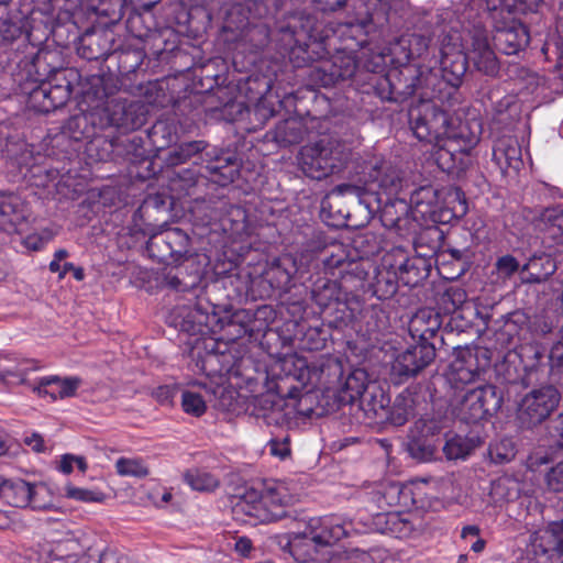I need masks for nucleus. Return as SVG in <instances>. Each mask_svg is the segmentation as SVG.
<instances>
[{
	"label": "nucleus",
	"mask_w": 563,
	"mask_h": 563,
	"mask_svg": "<svg viewBox=\"0 0 563 563\" xmlns=\"http://www.w3.org/2000/svg\"><path fill=\"white\" fill-rule=\"evenodd\" d=\"M368 16L357 22H330L319 25L310 15L296 14L282 23L275 35V46L283 58L296 67H305L316 59L340 49L355 54L367 42L372 26L387 21L390 4L387 0H368Z\"/></svg>",
	"instance_id": "obj_1"
},
{
	"label": "nucleus",
	"mask_w": 563,
	"mask_h": 563,
	"mask_svg": "<svg viewBox=\"0 0 563 563\" xmlns=\"http://www.w3.org/2000/svg\"><path fill=\"white\" fill-rule=\"evenodd\" d=\"M366 179L363 185L341 184L339 192L357 197L362 202L371 205L366 197H373L377 205H382L384 198L405 195L410 187L408 178L401 170L389 162L375 157L366 164Z\"/></svg>",
	"instance_id": "obj_2"
},
{
	"label": "nucleus",
	"mask_w": 563,
	"mask_h": 563,
	"mask_svg": "<svg viewBox=\"0 0 563 563\" xmlns=\"http://www.w3.org/2000/svg\"><path fill=\"white\" fill-rule=\"evenodd\" d=\"M350 150L340 141L323 137L303 145L298 154V165L309 178L322 180L345 168Z\"/></svg>",
	"instance_id": "obj_3"
},
{
	"label": "nucleus",
	"mask_w": 563,
	"mask_h": 563,
	"mask_svg": "<svg viewBox=\"0 0 563 563\" xmlns=\"http://www.w3.org/2000/svg\"><path fill=\"white\" fill-rule=\"evenodd\" d=\"M92 86L97 88L95 95L97 99L109 98L107 90V79L95 77ZM106 117L104 125L115 126L125 132L135 131L142 128L147 120L148 108L140 100H126L119 97L107 99L103 108Z\"/></svg>",
	"instance_id": "obj_4"
},
{
	"label": "nucleus",
	"mask_w": 563,
	"mask_h": 563,
	"mask_svg": "<svg viewBox=\"0 0 563 563\" xmlns=\"http://www.w3.org/2000/svg\"><path fill=\"white\" fill-rule=\"evenodd\" d=\"M148 255L159 263L172 264L196 258L190 236L179 228H161L150 235Z\"/></svg>",
	"instance_id": "obj_5"
},
{
	"label": "nucleus",
	"mask_w": 563,
	"mask_h": 563,
	"mask_svg": "<svg viewBox=\"0 0 563 563\" xmlns=\"http://www.w3.org/2000/svg\"><path fill=\"white\" fill-rule=\"evenodd\" d=\"M454 360L450 364V380L455 384H468L476 379L489 380L493 351L487 346L474 349L457 346Z\"/></svg>",
	"instance_id": "obj_6"
},
{
	"label": "nucleus",
	"mask_w": 563,
	"mask_h": 563,
	"mask_svg": "<svg viewBox=\"0 0 563 563\" xmlns=\"http://www.w3.org/2000/svg\"><path fill=\"white\" fill-rule=\"evenodd\" d=\"M0 498L18 508L45 510L52 507L49 490L45 485L32 484L19 477L7 478L0 475Z\"/></svg>",
	"instance_id": "obj_7"
},
{
	"label": "nucleus",
	"mask_w": 563,
	"mask_h": 563,
	"mask_svg": "<svg viewBox=\"0 0 563 563\" xmlns=\"http://www.w3.org/2000/svg\"><path fill=\"white\" fill-rule=\"evenodd\" d=\"M413 134L420 141L439 144L448 134L450 118L433 100H421L409 112Z\"/></svg>",
	"instance_id": "obj_8"
},
{
	"label": "nucleus",
	"mask_w": 563,
	"mask_h": 563,
	"mask_svg": "<svg viewBox=\"0 0 563 563\" xmlns=\"http://www.w3.org/2000/svg\"><path fill=\"white\" fill-rule=\"evenodd\" d=\"M291 497L286 493L285 487H267L257 498L255 493L247 494L245 499L238 507L261 522L277 521L287 516L286 507L290 504Z\"/></svg>",
	"instance_id": "obj_9"
},
{
	"label": "nucleus",
	"mask_w": 563,
	"mask_h": 563,
	"mask_svg": "<svg viewBox=\"0 0 563 563\" xmlns=\"http://www.w3.org/2000/svg\"><path fill=\"white\" fill-rule=\"evenodd\" d=\"M32 30L29 14L19 9H11L0 15V47L14 52L16 57L23 55L19 64L26 59Z\"/></svg>",
	"instance_id": "obj_10"
},
{
	"label": "nucleus",
	"mask_w": 563,
	"mask_h": 563,
	"mask_svg": "<svg viewBox=\"0 0 563 563\" xmlns=\"http://www.w3.org/2000/svg\"><path fill=\"white\" fill-rule=\"evenodd\" d=\"M561 395L553 386H544L528 393L518 406L517 417L523 428H532L550 417L556 409Z\"/></svg>",
	"instance_id": "obj_11"
},
{
	"label": "nucleus",
	"mask_w": 563,
	"mask_h": 563,
	"mask_svg": "<svg viewBox=\"0 0 563 563\" xmlns=\"http://www.w3.org/2000/svg\"><path fill=\"white\" fill-rule=\"evenodd\" d=\"M314 62H319V65L311 70L310 78L322 87H331L346 80L357 69L355 54L340 49H331L329 55Z\"/></svg>",
	"instance_id": "obj_12"
},
{
	"label": "nucleus",
	"mask_w": 563,
	"mask_h": 563,
	"mask_svg": "<svg viewBox=\"0 0 563 563\" xmlns=\"http://www.w3.org/2000/svg\"><path fill=\"white\" fill-rule=\"evenodd\" d=\"M435 358V347L431 342L418 341L399 352L391 364V373L399 382L416 377Z\"/></svg>",
	"instance_id": "obj_13"
},
{
	"label": "nucleus",
	"mask_w": 563,
	"mask_h": 563,
	"mask_svg": "<svg viewBox=\"0 0 563 563\" xmlns=\"http://www.w3.org/2000/svg\"><path fill=\"white\" fill-rule=\"evenodd\" d=\"M527 325L541 335L551 333L554 324L553 321L547 316H537L533 321L529 322L528 316L520 311H512L500 320H495V340L498 342H510L514 338L519 336L521 330Z\"/></svg>",
	"instance_id": "obj_14"
},
{
	"label": "nucleus",
	"mask_w": 563,
	"mask_h": 563,
	"mask_svg": "<svg viewBox=\"0 0 563 563\" xmlns=\"http://www.w3.org/2000/svg\"><path fill=\"white\" fill-rule=\"evenodd\" d=\"M375 530L395 538H410L423 530V520L410 511H386L373 517Z\"/></svg>",
	"instance_id": "obj_15"
},
{
	"label": "nucleus",
	"mask_w": 563,
	"mask_h": 563,
	"mask_svg": "<svg viewBox=\"0 0 563 563\" xmlns=\"http://www.w3.org/2000/svg\"><path fill=\"white\" fill-rule=\"evenodd\" d=\"M29 203L18 194L0 191V230L8 234H20L30 223Z\"/></svg>",
	"instance_id": "obj_16"
},
{
	"label": "nucleus",
	"mask_w": 563,
	"mask_h": 563,
	"mask_svg": "<svg viewBox=\"0 0 563 563\" xmlns=\"http://www.w3.org/2000/svg\"><path fill=\"white\" fill-rule=\"evenodd\" d=\"M530 41L527 26L516 16L495 21V49L514 55L523 49Z\"/></svg>",
	"instance_id": "obj_17"
},
{
	"label": "nucleus",
	"mask_w": 563,
	"mask_h": 563,
	"mask_svg": "<svg viewBox=\"0 0 563 563\" xmlns=\"http://www.w3.org/2000/svg\"><path fill=\"white\" fill-rule=\"evenodd\" d=\"M351 523L339 516L313 517L305 522V531L317 544L329 550L334 543L349 536Z\"/></svg>",
	"instance_id": "obj_18"
},
{
	"label": "nucleus",
	"mask_w": 563,
	"mask_h": 563,
	"mask_svg": "<svg viewBox=\"0 0 563 563\" xmlns=\"http://www.w3.org/2000/svg\"><path fill=\"white\" fill-rule=\"evenodd\" d=\"M271 309L267 306H262L253 312L250 309H238L232 312H227L223 317L218 319V325L221 332L219 341L235 342L246 334H252V324L255 318L264 316Z\"/></svg>",
	"instance_id": "obj_19"
},
{
	"label": "nucleus",
	"mask_w": 563,
	"mask_h": 563,
	"mask_svg": "<svg viewBox=\"0 0 563 563\" xmlns=\"http://www.w3.org/2000/svg\"><path fill=\"white\" fill-rule=\"evenodd\" d=\"M368 497L379 509L388 507H419L412 488L398 482H386L375 485L368 493Z\"/></svg>",
	"instance_id": "obj_20"
},
{
	"label": "nucleus",
	"mask_w": 563,
	"mask_h": 563,
	"mask_svg": "<svg viewBox=\"0 0 563 563\" xmlns=\"http://www.w3.org/2000/svg\"><path fill=\"white\" fill-rule=\"evenodd\" d=\"M202 273L197 260L166 264L162 271V283L176 291L187 292L201 282Z\"/></svg>",
	"instance_id": "obj_21"
},
{
	"label": "nucleus",
	"mask_w": 563,
	"mask_h": 563,
	"mask_svg": "<svg viewBox=\"0 0 563 563\" xmlns=\"http://www.w3.org/2000/svg\"><path fill=\"white\" fill-rule=\"evenodd\" d=\"M71 96L70 84L52 85L43 82L29 93L31 106L40 112L48 113L66 104Z\"/></svg>",
	"instance_id": "obj_22"
},
{
	"label": "nucleus",
	"mask_w": 563,
	"mask_h": 563,
	"mask_svg": "<svg viewBox=\"0 0 563 563\" xmlns=\"http://www.w3.org/2000/svg\"><path fill=\"white\" fill-rule=\"evenodd\" d=\"M377 206L380 221L385 228L394 229L400 233L410 229V213L412 211L408 202V192L384 198L382 205Z\"/></svg>",
	"instance_id": "obj_23"
},
{
	"label": "nucleus",
	"mask_w": 563,
	"mask_h": 563,
	"mask_svg": "<svg viewBox=\"0 0 563 563\" xmlns=\"http://www.w3.org/2000/svg\"><path fill=\"white\" fill-rule=\"evenodd\" d=\"M81 384L82 379L78 376L49 375L35 379L29 386L40 397H49L52 400H57L74 397Z\"/></svg>",
	"instance_id": "obj_24"
},
{
	"label": "nucleus",
	"mask_w": 563,
	"mask_h": 563,
	"mask_svg": "<svg viewBox=\"0 0 563 563\" xmlns=\"http://www.w3.org/2000/svg\"><path fill=\"white\" fill-rule=\"evenodd\" d=\"M287 545L299 563H327L330 560V551L317 544L305 530L290 533Z\"/></svg>",
	"instance_id": "obj_25"
},
{
	"label": "nucleus",
	"mask_w": 563,
	"mask_h": 563,
	"mask_svg": "<svg viewBox=\"0 0 563 563\" xmlns=\"http://www.w3.org/2000/svg\"><path fill=\"white\" fill-rule=\"evenodd\" d=\"M493 396V385L486 383L473 389H468L459 402V416L467 423H475L485 419L488 415L486 396Z\"/></svg>",
	"instance_id": "obj_26"
},
{
	"label": "nucleus",
	"mask_w": 563,
	"mask_h": 563,
	"mask_svg": "<svg viewBox=\"0 0 563 563\" xmlns=\"http://www.w3.org/2000/svg\"><path fill=\"white\" fill-rule=\"evenodd\" d=\"M401 260L396 265L399 279L404 286L416 287L424 280L431 269L430 255L418 254L412 257H406L402 252L399 253Z\"/></svg>",
	"instance_id": "obj_27"
},
{
	"label": "nucleus",
	"mask_w": 563,
	"mask_h": 563,
	"mask_svg": "<svg viewBox=\"0 0 563 563\" xmlns=\"http://www.w3.org/2000/svg\"><path fill=\"white\" fill-rule=\"evenodd\" d=\"M325 274L344 277V274L357 273L358 263L347 246L339 243L324 250L322 258Z\"/></svg>",
	"instance_id": "obj_28"
},
{
	"label": "nucleus",
	"mask_w": 563,
	"mask_h": 563,
	"mask_svg": "<svg viewBox=\"0 0 563 563\" xmlns=\"http://www.w3.org/2000/svg\"><path fill=\"white\" fill-rule=\"evenodd\" d=\"M298 272L296 260L287 254L274 260L264 273L265 280L271 288L279 291H288L292 285V278Z\"/></svg>",
	"instance_id": "obj_29"
},
{
	"label": "nucleus",
	"mask_w": 563,
	"mask_h": 563,
	"mask_svg": "<svg viewBox=\"0 0 563 563\" xmlns=\"http://www.w3.org/2000/svg\"><path fill=\"white\" fill-rule=\"evenodd\" d=\"M444 139L456 141L463 148L472 150L478 142L482 124L476 118L462 120L459 114L451 117Z\"/></svg>",
	"instance_id": "obj_30"
},
{
	"label": "nucleus",
	"mask_w": 563,
	"mask_h": 563,
	"mask_svg": "<svg viewBox=\"0 0 563 563\" xmlns=\"http://www.w3.org/2000/svg\"><path fill=\"white\" fill-rule=\"evenodd\" d=\"M401 73L388 74L379 84V96L383 100L402 102L417 92L420 78L412 77L409 82L401 80Z\"/></svg>",
	"instance_id": "obj_31"
},
{
	"label": "nucleus",
	"mask_w": 563,
	"mask_h": 563,
	"mask_svg": "<svg viewBox=\"0 0 563 563\" xmlns=\"http://www.w3.org/2000/svg\"><path fill=\"white\" fill-rule=\"evenodd\" d=\"M209 157L207 169L212 175H218V183L225 185L232 183L239 174V163L235 154L229 151H219L213 148L211 152H206Z\"/></svg>",
	"instance_id": "obj_32"
},
{
	"label": "nucleus",
	"mask_w": 563,
	"mask_h": 563,
	"mask_svg": "<svg viewBox=\"0 0 563 563\" xmlns=\"http://www.w3.org/2000/svg\"><path fill=\"white\" fill-rule=\"evenodd\" d=\"M495 165H497L503 175L510 172L517 174L522 165L521 148L514 137L498 139L495 144Z\"/></svg>",
	"instance_id": "obj_33"
},
{
	"label": "nucleus",
	"mask_w": 563,
	"mask_h": 563,
	"mask_svg": "<svg viewBox=\"0 0 563 563\" xmlns=\"http://www.w3.org/2000/svg\"><path fill=\"white\" fill-rule=\"evenodd\" d=\"M417 406L418 395L410 389L404 390L395 398L390 407L387 406L386 418H384L383 423L404 426L410 418L415 417Z\"/></svg>",
	"instance_id": "obj_34"
},
{
	"label": "nucleus",
	"mask_w": 563,
	"mask_h": 563,
	"mask_svg": "<svg viewBox=\"0 0 563 563\" xmlns=\"http://www.w3.org/2000/svg\"><path fill=\"white\" fill-rule=\"evenodd\" d=\"M437 161L439 166L449 173L462 170L467 166L471 150L463 148L456 141L443 139L439 144Z\"/></svg>",
	"instance_id": "obj_35"
},
{
	"label": "nucleus",
	"mask_w": 563,
	"mask_h": 563,
	"mask_svg": "<svg viewBox=\"0 0 563 563\" xmlns=\"http://www.w3.org/2000/svg\"><path fill=\"white\" fill-rule=\"evenodd\" d=\"M442 320L440 313L432 309L419 310L409 322V333L412 339L418 338L419 341L430 342L441 328Z\"/></svg>",
	"instance_id": "obj_36"
},
{
	"label": "nucleus",
	"mask_w": 563,
	"mask_h": 563,
	"mask_svg": "<svg viewBox=\"0 0 563 563\" xmlns=\"http://www.w3.org/2000/svg\"><path fill=\"white\" fill-rule=\"evenodd\" d=\"M411 60L407 44L402 43V35L390 43L387 52L380 53L373 57L366 67L373 73H382L385 67L390 64L395 67L407 65Z\"/></svg>",
	"instance_id": "obj_37"
},
{
	"label": "nucleus",
	"mask_w": 563,
	"mask_h": 563,
	"mask_svg": "<svg viewBox=\"0 0 563 563\" xmlns=\"http://www.w3.org/2000/svg\"><path fill=\"white\" fill-rule=\"evenodd\" d=\"M399 284H401V282L396 265L390 262V256H387L377 268L373 284L374 294L377 298L386 300L397 292Z\"/></svg>",
	"instance_id": "obj_38"
},
{
	"label": "nucleus",
	"mask_w": 563,
	"mask_h": 563,
	"mask_svg": "<svg viewBox=\"0 0 563 563\" xmlns=\"http://www.w3.org/2000/svg\"><path fill=\"white\" fill-rule=\"evenodd\" d=\"M360 408L368 419L383 423L386 418V409L389 405V397L376 384H372L365 394L358 399Z\"/></svg>",
	"instance_id": "obj_39"
},
{
	"label": "nucleus",
	"mask_w": 563,
	"mask_h": 563,
	"mask_svg": "<svg viewBox=\"0 0 563 563\" xmlns=\"http://www.w3.org/2000/svg\"><path fill=\"white\" fill-rule=\"evenodd\" d=\"M408 187V202L412 214L420 213L422 217L430 214L440 200V191L432 185H423L417 188Z\"/></svg>",
	"instance_id": "obj_40"
},
{
	"label": "nucleus",
	"mask_w": 563,
	"mask_h": 563,
	"mask_svg": "<svg viewBox=\"0 0 563 563\" xmlns=\"http://www.w3.org/2000/svg\"><path fill=\"white\" fill-rule=\"evenodd\" d=\"M556 263L551 255H533L522 268L521 279L528 284H540L556 271Z\"/></svg>",
	"instance_id": "obj_41"
},
{
	"label": "nucleus",
	"mask_w": 563,
	"mask_h": 563,
	"mask_svg": "<svg viewBox=\"0 0 563 563\" xmlns=\"http://www.w3.org/2000/svg\"><path fill=\"white\" fill-rule=\"evenodd\" d=\"M479 445L481 439L476 435L448 433L442 450L448 460H465Z\"/></svg>",
	"instance_id": "obj_42"
},
{
	"label": "nucleus",
	"mask_w": 563,
	"mask_h": 563,
	"mask_svg": "<svg viewBox=\"0 0 563 563\" xmlns=\"http://www.w3.org/2000/svg\"><path fill=\"white\" fill-rule=\"evenodd\" d=\"M342 289L336 280L328 277L317 278L311 288V298L321 309L339 303L342 300Z\"/></svg>",
	"instance_id": "obj_43"
},
{
	"label": "nucleus",
	"mask_w": 563,
	"mask_h": 563,
	"mask_svg": "<svg viewBox=\"0 0 563 563\" xmlns=\"http://www.w3.org/2000/svg\"><path fill=\"white\" fill-rule=\"evenodd\" d=\"M437 305L443 314L462 318V311L467 305V294L461 287L451 286L439 296Z\"/></svg>",
	"instance_id": "obj_44"
},
{
	"label": "nucleus",
	"mask_w": 563,
	"mask_h": 563,
	"mask_svg": "<svg viewBox=\"0 0 563 563\" xmlns=\"http://www.w3.org/2000/svg\"><path fill=\"white\" fill-rule=\"evenodd\" d=\"M307 134L303 122L296 118H289L279 122L274 130V140L280 146H289L300 143Z\"/></svg>",
	"instance_id": "obj_45"
},
{
	"label": "nucleus",
	"mask_w": 563,
	"mask_h": 563,
	"mask_svg": "<svg viewBox=\"0 0 563 563\" xmlns=\"http://www.w3.org/2000/svg\"><path fill=\"white\" fill-rule=\"evenodd\" d=\"M371 387L367 372L363 368H355L345 377L341 388L342 400L354 402L358 400Z\"/></svg>",
	"instance_id": "obj_46"
},
{
	"label": "nucleus",
	"mask_w": 563,
	"mask_h": 563,
	"mask_svg": "<svg viewBox=\"0 0 563 563\" xmlns=\"http://www.w3.org/2000/svg\"><path fill=\"white\" fill-rule=\"evenodd\" d=\"M440 64L445 80L452 86H457L466 71V58L460 51L451 53L442 48Z\"/></svg>",
	"instance_id": "obj_47"
},
{
	"label": "nucleus",
	"mask_w": 563,
	"mask_h": 563,
	"mask_svg": "<svg viewBox=\"0 0 563 563\" xmlns=\"http://www.w3.org/2000/svg\"><path fill=\"white\" fill-rule=\"evenodd\" d=\"M207 146V143L202 140L180 143L168 151L165 163L168 166L185 164L197 154L206 151Z\"/></svg>",
	"instance_id": "obj_48"
},
{
	"label": "nucleus",
	"mask_w": 563,
	"mask_h": 563,
	"mask_svg": "<svg viewBox=\"0 0 563 563\" xmlns=\"http://www.w3.org/2000/svg\"><path fill=\"white\" fill-rule=\"evenodd\" d=\"M343 196V194L339 192L336 186L334 192L321 203V216L327 221L331 220V225L341 227L346 224L349 212L341 209Z\"/></svg>",
	"instance_id": "obj_49"
},
{
	"label": "nucleus",
	"mask_w": 563,
	"mask_h": 563,
	"mask_svg": "<svg viewBox=\"0 0 563 563\" xmlns=\"http://www.w3.org/2000/svg\"><path fill=\"white\" fill-rule=\"evenodd\" d=\"M440 257H442L443 261L440 262V258H438L437 262L441 265L439 269L444 278L454 279L464 273L466 262L463 260V251L451 249L442 252Z\"/></svg>",
	"instance_id": "obj_50"
},
{
	"label": "nucleus",
	"mask_w": 563,
	"mask_h": 563,
	"mask_svg": "<svg viewBox=\"0 0 563 563\" xmlns=\"http://www.w3.org/2000/svg\"><path fill=\"white\" fill-rule=\"evenodd\" d=\"M541 540L545 541L543 551H554L563 555V519L549 523L542 531Z\"/></svg>",
	"instance_id": "obj_51"
},
{
	"label": "nucleus",
	"mask_w": 563,
	"mask_h": 563,
	"mask_svg": "<svg viewBox=\"0 0 563 563\" xmlns=\"http://www.w3.org/2000/svg\"><path fill=\"white\" fill-rule=\"evenodd\" d=\"M117 473L121 476H133L143 478L148 475V467L142 459L120 457L115 462Z\"/></svg>",
	"instance_id": "obj_52"
},
{
	"label": "nucleus",
	"mask_w": 563,
	"mask_h": 563,
	"mask_svg": "<svg viewBox=\"0 0 563 563\" xmlns=\"http://www.w3.org/2000/svg\"><path fill=\"white\" fill-rule=\"evenodd\" d=\"M185 481L192 489L200 492L213 490L219 485L213 475L198 470L187 472Z\"/></svg>",
	"instance_id": "obj_53"
},
{
	"label": "nucleus",
	"mask_w": 563,
	"mask_h": 563,
	"mask_svg": "<svg viewBox=\"0 0 563 563\" xmlns=\"http://www.w3.org/2000/svg\"><path fill=\"white\" fill-rule=\"evenodd\" d=\"M181 408L188 415L200 417L206 412L207 405L200 394L185 390L181 394Z\"/></svg>",
	"instance_id": "obj_54"
},
{
	"label": "nucleus",
	"mask_w": 563,
	"mask_h": 563,
	"mask_svg": "<svg viewBox=\"0 0 563 563\" xmlns=\"http://www.w3.org/2000/svg\"><path fill=\"white\" fill-rule=\"evenodd\" d=\"M472 59L479 71L486 75L493 73V49L486 41L484 43H477V47L473 51Z\"/></svg>",
	"instance_id": "obj_55"
},
{
	"label": "nucleus",
	"mask_w": 563,
	"mask_h": 563,
	"mask_svg": "<svg viewBox=\"0 0 563 563\" xmlns=\"http://www.w3.org/2000/svg\"><path fill=\"white\" fill-rule=\"evenodd\" d=\"M500 13L507 11L509 14L534 12L543 3V0H498Z\"/></svg>",
	"instance_id": "obj_56"
},
{
	"label": "nucleus",
	"mask_w": 563,
	"mask_h": 563,
	"mask_svg": "<svg viewBox=\"0 0 563 563\" xmlns=\"http://www.w3.org/2000/svg\"><path fill=\"white\" fill-rule=\"evenodd\" d=\"M519 493V483L511 476H500L495 481V496L509 500Z\"/></svg>",
	"instance_id": "obj_57"
},
{
	"label": "nucleus",
	"mask_w": 563,
	"mask_h": 563,
	"mask_svg": "<svg viewBox=\"0 0 563 563\" xmlns=\"http://www.w3.org/2000/svg\"><path fill=\"white\" fill-rule=\"evenodd\" d=\"M402 43L407 44L411 59L421 57L429 47V38L421 34H405Z\"/></svg>",
	"instance_id": "obj_58"
},
{
	"label": "nucleus",
	"mask_w": 563,
	"mask_h": 563,
	"mask_svg": "<svg viewBox=\"0 0 563 563\" xmlns=\"http://www.w3.org/2000/svg\"><path fill=\"white\" fill-rule=\"evenodd\" d=\"M547 230L554 239L563 242V210H551L545 214Z\"/></svg>",
	"instance_id": "obj_59"
},
{
	"label": "nucleus",
	"mask_w": 563,
	"mask_h": 563,
	"mask_svg": "<svg viewBox=\"0 0 563 563\" xmlns=\"http://www.w3.org/2000/svg\"><path fill=\"white\" fill-rule=\"evenodd\" d=\"M218 345L217 350L212 349L207 357H206V364L213 365V363H219L220 367L218 368V372H229L233 365L231 362V354L227 352V349L223 351L219 350V342L216 343ZM213 372H217V368L212 369Z\"/></svg>",
	"instance_id": "obj_60"
},
{
	"label": "nucleus",
	"mask_w": 563,
	"mask_h": 563,
	"mask_svg": "<svg viewBox=\"0 0 563 563\" xmlns=\"http://www.w3.org/2000/svg\"><path fill=\"white\" fill-rule=\"evenodd\" d=\"M516 444L511 438H504L495 445V464L510 462L516 456Z\"/></svg>",
	"instance_id": "obj_61"
},
{
	"label": "nucleus",
	"mask_w": 563,
	"mask_h": 563,
	"mask_svg": "<svg viewBox=\"0 0 563 563\" xmlns=\"http://www.w3.org/2000/svg\"><path fill=\"white\" fill-rule=\"evenodd\" d=\"M145 101L152 106H163L165 91L157 81H150L141 88Z\"/></svg>",
	"instance_id": "obj_62"
},
{
	"label": "nucleus",
	"mask_w": 563,
	"mask_h": 563,
	"mask_svg": "<svg viewBox=\"0 0 563 563\" xmlns=\"http://www.w3.org/2000/svg\"><path fill=\"white\" fill-rule=\"evenodd\" d=\"M479 529L476 526H466L462 529L461 538L466 545L471 547L475 553H479L485 548V541L479 537Z\"/></svg>",
	"instance_id": "obj_63"
},
{
	"label": "nucleus",
	"mask_w": 563,
	"mask_h": 563,
	"mask_svg": "<svg viewBox=\"0 0 563 563\" xmlns=\"http://www.w3.org/2000/svg\"><path fill=\"white\" fill-rule=\"evenodd\" d=\"M547 485L549 489L555 493L563 492V461L558 463L547 474Z\"/></svg>",
	"instance_id": "obj_64"
}]
</instances>
